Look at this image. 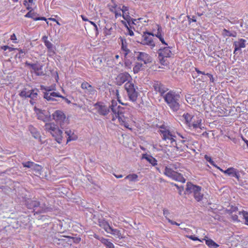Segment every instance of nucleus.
<instances>
[{
    "instance_id": "6ab92c4d",
    "label": "nucleus",
    "mask_w": 248,
    "mask_h": 248,
    "mask_svg": "<svg viewBox=\"0 0 248 248\" xmlns=\"http://www.w3.org/2000/svg\"><path fill=\"white\" fill-rule=\"evenodd\" d=\"M200 189V186L192 184L190 182H188L186 185V187L185 193L190 194L191 193H194L195 191L198 189Z\"/></svg>"
},
{
    "instance_id": "69168bd1",
    "label": "nucleus",
    "mask_w": 248,
    "mask_h": 248,
    "mask_svg": "<svg viewBox=\"0 0 248 248\" xmlns=\"http://www.w3.org/2000/svg\"><path fill=\"white\" fill-rule=\"evenodd\" d=\"M188 18L189 21L190 22L191 21H192V22H196V19L195 17H194V16H192V18H190L189 16H188Z\"/></svg>"
},
{
    "instance_id": "c03bdc74",
    "label": "nucleus",
    "mask_w": 248,
    "mask_h": 248,
    "mask_svg": "<svg viewBox=\"0 0 248 248\" xmlns=\"http://www.w3.org/2000/svg\"><path fill=\"white\" fill-rule=\"evenodd\" d=\"M17 50H18L19 51V53L16 54V56H15L16 58H18L19 59L23 58L26 53L25 51L23 49H21L20 48H17Z\"/></svg>"
},
{
    "instance_id": "dca6fc26",
    "label": "nucleus",
    "mask_w": 248,
    "mask_h": 248,
    "mask_svg": "<svg viewBox=\"0 0 248 248\" xmlns=\"http://www.w3.org/2000/svg\"><path fill=\"white\" fill-rule=\"evenodd\" d=\"M40 205L38 207L37 212L40 213H47L48 212H51L52 210V207L49 206L48 204H46L45 202H43V200L41 199Z\"/></svg>"
},
{
    "instance_id": "9d476101",
    "label": "nucleus",
    "mask_w": 248,
    "mask_h": 248,
    "mask_svg": "<svg viewBox=\"0 0 248 248\" xmlns=\"http://www.w3.org/2000/svg\"><path fill=\"white\" fill-rule=\"evenodd\" d=\"M97 112L101 115L106 116L110 112L109 106L105 105L101 102H97L94 105Z\"/></svg>"
},
{
    "instance_id": "0e129e2a",
    "label": "nucleus",
    "mask_w": 248,
    "mask_h": 248,
    "mask_svg": "<svg viewBox=\"0 0 248 248\" xmlns=\"http://www.w3.org/2000/svg\"><path fill=\"white\" fill-rule=\"evenodd\" d=\"M206 76H202L201 78H199V79L202 80L203 81H207L208 80L207 77H206Z\"/></svg>"
},
{
    "instance_id": "0eeeda50",
    "label": "nucleus",
    "mask_w": 248,
    "mask_h": 248,
    "mask_svg": "<svg viewBox=\"0 0 248 248\" xmlns=\"http://www.w3.org/2000/svg\"><path fill=\"white\" fill-rule=\"evenodd\" d=\"M154 36V34L152 32L148 31L143 32L140 43L141 44L150 46L152 47H154L155 46V43L153 41V36Z\"/></svg>"
},
{
    "instance_id": "79ce46f5",
    "label": "nucleus",
    "mask_w": 248,
    "mask_h": 248,
    "mask_svg": "<svg viewBox=\"0 0 248 248\" xmlns=\"http://www.w3.org/2000/svg\"><path fill=\"white\" fill-rule=\"evenodd\" d=\"M206 160L208 161L211 165H213L217 167L218 170H219L223 172L224 173V170L218 167H217L215 164L214 162L212 160L210 156H204Z\"/></svg>"
},
{
    "instance_id": "f257e3e1",
    "label": "nucleus",
    "mask_w": 248,
    "mask_h": 248,
    "mask_svg": "<svg viewBox=\"0 0 248 248\" xmlns=\"http://www.w3.org/2000/svg\"><path fill=\"white\" fill-rule=\"evenodd\" d=\"M165 102L173 112H177L180 108L181 96L173 91H170L163 96Z\"/></svg>"
},
{
    "instance_id": "a19ab883",
    "label": "nucleus",
    "mask_w": 248,
    "mask_h": 248,
    "mask_svg": "<svg viewBox=\"0 0 248 248\" xmlns=\"http://www.w3.org/2000/svg\"><path fill=\"white\" fill-rule=\"evenodd\" d=\"M183 116L187 124H189L192 121V120L193 118V117L188 113H184Z\"/></svg>"
},
{
    "instance_id": "f704fd0d",
    "label": "nucleus",
    "mask_w": 248,
    "mask_h": 248,
    "mask_svg": "<svg viewBox=\"0 0 248 248\" xmlns=\"http://www.w3.org/2000/svg\"><path fill=\"white\" fill-rule=\"evenodd\" d=\"M46 129L51 134V132H53L54 129H56L57 127H56L54 124L52 123L46 124L45 125Z\"/></svg>"
},
{
    "instance_id": "2eb2a0df",
    "label": "nucleus",
    "mask_w": 248,
    "mask_h": 248,
    "mask_svg": "<svg viewBox=\"0 0 248 248\" xmlns=\"http://www.w3.org/2000/svg\"><path fill=\"white\" fill-rule=\"evenodd\" d=\"M26 204L29 209L35 210L38 208L40 205V201H38L36 199H29L26 201Z\"/></svg>"
},
{
    "instance_id": "1a4fd4ad",
    "label": "nucleus",
    "mask_w": 248,
    "mask_h": 248,
    "mask_svg": "<svg viewBox=\"0 0 248 248\" xmlns=\"http://www.w3.org/2000/svg\"><path fill=\"white\" fill-rule=\"evenodd\" d=\"M81 88L84 90V93L90 97L97 93V91L94 87L86 81L81 83Z\"/></svg>"
},
{
    "instance_id": "72a5a7b5",
    "label": "nucleus",
    "mask_w": 248,
    "mask_h": 248,
    "mask_svg": "<svg viewBox=\"0 0 248 248\" xmlns=\"http://www.w3.org/2000/svg\"><path fill=\"white\" fill-rule=\"evenodd\" d=\"M160 31H161V28L160 27H158L157 29V33L155 35L156 37L158 38L159 40L161 42V43L163 44H164L165 45H168V44L165 42L163 37L162 36L161 33H160Z\"/></svg>"
},
{
    "instance_id": "4468645a",
    "label": "nucleus",
    "mask_w": 248,
    "mask_h": 248,
    "mask_svg": "<svg viewBox=\"0 0 248 248\" xmlns=\"http://www.w3.org/2000/svg\"><path fill=\"white\" fill-rule=\"evenodd\" d=\"M247 41L244 39H239L238 40L235 41L233 42V46H234V50L233 53L236 54V51L240 50L241 48L246 47V43Z\"/></svg>"
},
{
    "instance_id": "473e14b6",
    "label": "nucleus",
    "mask_w": 248,
    "mask_h": 248,
    "mask_svg": "<svg viewBox=\"0 0 248 248\" xmlns=\"http://www.w3.org/2000/svg\"><path fill=\"white\" fill-rule=\"evenodd\" d=\"M237 170L234 168L230 167L227 170H225L224 171V173L230 176L233 177V175L234 174L235 172Z\"/></svg>"
},
{
    "instance_id": "c9c22d12",
    "label": "nucleus",
    "mask_w": 248,
    "mask_h": 248,
    "mask_svg": "<svg viewBox=\"0 0 248 248\" xmlns=\"http://www.w3.org/2000/svg\"><path fill=\"white\" fill-rule=\"evenodd\" d=\"M201 120H198L197 122H192L191 123H189V126H192L194 128H201Z\"/></svg>"
},
{
    "instance_id": "7ed1b4c3",
    "label": "nucleus",
    "mask_w": 248,
    "mask_h": 248,
    "mask_svg": "<svg viewBox=\"0 0 248 248\" xmlns=\"http://www.w3.org/2000/svg\"><path fill=\"white\" fill-rule=\"evenodd\" d=\"M124 88L127 92L129 100L132 102H135L137 100L139 93L136 91L134 83L128 81L125 84Z\"/></svg>"
},
{
    "instance_id": "e2e57ef3",
    "label": "nucleus",
    "mask_w": 248,
    "mask_h": 248,
    "mask_svg": "<svg viewBox=\"0 0 248 248\" xmlns=\"http://www.w3.org/2000/svg\"><path fill=\"white\" fill-rule=\"evenodd\" d=\"M233 177L236 178L238 180L239 179L240 175L239 174L238 171L237 170L233 175Z\"/></svg>"
},
{
    "instance_id": "de8ad7c7",
    "label": "nucleus",
    "mask_w": 248,
    "mask_h": 248,
    "mask_svg": "<svg viewBox=\"0 0 248 248\" xmlns=\"http://www.w3.org/2000/svg\"><path fill=\"white\" fill-rule=\"evenodd\" d=\"M239 214H242L245 219L246 224L248 225V213L243 211L242 212H239Z\"/></svg>"
},
{
    "instance_id": "6e6552de",
    "label": "nucleus",
    "mask_w": 248,
    "mask_h": 248,
    "mask_svg": "<svg viewBox=\"0 0 248 248\" xmlns=\"http://www.w3.org/2000/svg\"><path fill=\"white\" fill-rule=\"evenodd\" d=\"M38 92V90L36 89L28 90L25 88L20 92L19 95L21 97H29L31 99H35L37 97Z\"/></svg>"
},
{
    "instance_id": "ddd939ff",
    "label": "nucleus",
    "mask_w": 248,
    "mask_h": 248,
    "mask_svg": "<svg viewBox=\"0 0 248 248\" xmlns=\"http://www.w3.org/2000/svg\"><path fill=\"white\" fill-rule=\"evenodd\" d=\"M121 10L123 12L122 16L123 18L126 20L129 25H130L131 24H135L134 21H135L136 20L135 19L132 18L129 15V13H128V8L125 6H123L122 8L121 9Z\"/></svg>"
},
{
    "instance_id": "a211bd4d",
    "label": "nucleus",
    "mask_w": 248,
    "mask_h": 248,
    "mask_svg": "<svg viewBox=\"0 0 248 248\" xmlns=\"http://www.w3.org/2000/svg\"><path fill=\"white\" fill-rule=\"evenodd\" d=\"M46 97L48 98L49 99L51 100L52 101H59V99L56 98H61L63 100H64L68 104H70L71 101L69 100L67 98L61 95L59 93H52V94H46Z\"/></svg>"
},
{
    "instance_id": "6e6d98bb",
    "label": "nucleus",
    "mask_w": 248,
    "mask_h": 248,
    "mask_svg": "<svg viewBox=\"0 0 248 248\" xmlns=\"http://www.w3.org/2000/svg\"><path fill=\"white\" fill-rule=\"evenodd\" d=\"M115 13V16L116 18L118 17L119 16H122L120 10H116L114 12Z\"/></svg>"
},
{
    "instance_id": "4be33fe9",
    "label": "nucleus",
    "mask_w": 248,
    "mask_h": 248,
    "mask_svg": "<svg viewBox=\"0 0 248 248\" xmlns=\"http://www.w3.org/2000/svg\"><path fill=\"white\" fill-rule=\"evenodd\" d=\"M98 224L100 227L104 229L107 232H109L111 228L108 222L104 219H99Z\"/></svg>"
},
{
    "instance_id": "774afa93",
    "label": "nucleus",
    "mask_w": 248,
    "mask_h": 248,
    "mask_svg": "<svg viewBox=\"0 0 248 248\" xmlns=\"http://www.w3.org/2000/svg\"><path fill=\"white\" fill-rule=\"evenodd\" d=\"M1 49L5 51L9 48V46H3L0 47Z\"/></svg>"
},
{
    "instance_id": "a878e982",
    "label": "nucleus",
    "mask_w": 248,
    "mask_h": 248,
    "mask_svg": "<svg viewBox=\"0 0 248 248\" xmlns=\"http://www.w3.org/2000/svg\"><path fill=\"white\" fill-rule=\"evenodd\" d=\"M43 65L41 64H36L33 70L34 72L35 73L36 75L37 76H43L44 75V73L43 72L41 71L40 72V71L42 70Z\"/></svg>"
},
{
    "instance_id": "bb28decb",
    "label": "nucleus",
    "mask_w": 248,
    "mask_h": 248,
    "mask_svg": "<svg viewBox=\"0 0 248 248\" xmlns=\"http://www.w3.org/2000/svg\"><path fill=\"white\" fill-rule=\"evenodd\" d=\"M108 233H111L119 238H122L120 231L117 229H113L111 227Z\"/></svg>"
},
{
    "instance_id": "f3484780",
    "label": "nucleus",
    "mask_w": 248,
    "mask_h": 248,
    "mask_svg": "<svg viewBox=\"0 0 248 248\" xmlns=\"http://www.w3.org/2000/svg\"><path fill=\"white\" fill-rule=\"evenodd\" d=\"M120 108L121 106H118L117 103L116 101H112L111 105L109 106V110H111L115 115V117L113 116L112 120H114L115 118L117 116V115L121 114V112H120L119 110V109Z\"/></svg>"
},
{
    "instance_id": "58836bf2",
    "label": "nucleus",
    "mask_w": 248,
    "mask_h": 248,
    "mask_svg": "<svg viewBox=\"0 0 248 248\" xmlns=\"http://www.w3.org/2000/svg\"><path fill=\"white\" fill-rule=\"evenodd\" d=\"M102 242L108 248H114V245L108 241V239L103 238Z\"/></svg>"
},
{
    "instance_id": "4d7b16f0",
    "label": "nucleus",
    "mask_w": 248,
    "mask_h": 248,
    "mask_svg": "<svg viewBox=\"0 0 248 248\" xmlns=\"http://www.w3.org/2000/svg\"><path fill=\"white\" fill-rule=\"evenodd\" d=\"M25 64L26 65L29 66L33 70L36 63H30L28 62H26Z\"/></svg>"
},
{
    "instance_id": "aec40b11",
    "label": "nucleus",
    "mask_w": 248,
    "mask_h": 248,
    "mask_svg": "<svg viewBox=\"0 0 248 248\" xmlns=\"http://www.w3.org/2000/svg\"><path fill=\"white\" fill-rule=\"evenodd\" d=\"M62 131L59 129L58 127L56 129H54L53 132H51L52 136L55 138V140L59 143H61L62 142Z\"/></svg>"
},
{
    "instance_id": "4c0bfd02",
    "label": "nucleus",
    "mask_w": 248,
    "mask_h": 248,
    "mask_svg": "<svg viewBox=\"0 0 248 248\" xmlns=\"http://www.w3.org/2000/svg\"><path fill=\"white\" fill-rule=\"evenodd\" d=\"M25 16L26 17L31 18L35 21V19L37 18V14L34 12H32V10H30L28 13H27Z\"/></svg>"
},
{
    "instance_id": "5701e85b",
    "label": "nucleus",
    "mask_w": 248,
    "mask_h": 248,
    "mask_svg": "<svg viewBox=\"0 0 248 248\" xmlns=\"http://www.w3.org/2000/svg\"><path fill=\"white\" fill-rule=\"evenodd\" d=\"M22 164L24 167L37 169L38 170L41 169V167L40 166L34 164L32 162L28 161L23 163Z\"/></svg>"
},
{
    "instance_id": "37998d69",
    "label": "nucleus",
    "mask_w": 248,
    "mask_h": 248,
    "mask_svg": "<svg viewBox=\"0 0 248 248\" xmlns=\"http://www.w3.org/2000/svg\"><path fill=\"white\" fill-rule=\"evenodd\" d=\"M138 175L133 173L126 176L125 179H128L130 181H136L137 180Z\"/></svg>"
},
{
    "instance_id": "c85d7f7f",
    "label": "nucleus",
    "mask_w": 248,
    "mask_h": 248,
    "mask_svg": "<svg viewBox=\"0 0 248 248\" xmlns=\"http://www.w3.org/2000/svg\"><path fill=\"white\" fill-rule=\"evenodd\" d=\"M141 159H145L153 166H155L157 164L156 160L153 156H142Z\"/></svg>"
},
{
    "instance_id": "a18cd8bd",
    "label": "nucleus",
    "mask_w": 248,
    "mask_h": 248,
    "mask_svg": "<svg viewBox=\"0 0 248 248\" xmlns=\"http://www.w3.org/2000/svg\"><path fill=\"white\" fill-rule=\"evenodd\" d=\"M45 45L49 51L54 52L53 45L51 42L49 41H46Z\"/></svg>"
},
{
    "instance_id": "bf43d9fd",
    "label": "nucleus",
    "mask_w": 248,
    "mask_h": 248,
    "mask_svg": "<svg viewBox=\"0 0 248 248\" xmlns=\"http://www.w3.org/2000/svg\"><path fill=\"white\" fill-rule=\"evenodd\" d=\"M10 39L12 41H13V42L14 43H16V36L15 35V34L13 33L11 36V37H10Z\"/></svg>"
},
{
    "instance_id": "338daca9",
    "label": "nucleus",
    "mask_w": 248,
    "mask_h": 248,
    "mask_svg": "<svg viewBox=\"0 0 248 248\" xmlns=\"http://www.w3.org/2000/svg\"><path fill=\"white\" fill-rule=\"evenodd\" d=\"M36 21L37 20H45L46 21V19L45 17H37V18H36Z\"/></svg>"
},
{
    "instance_id": "7c9ffc66",
    "label": "nucleus",
    "mask_w": 248,
    "mask_h": 248,
    "mask_svg": "<svg viewBox=\"0 0 248 248\" xmlns=\"http://www.w3.org/2000/svg\"><path fill=\"white\" fill-rule=\"evenodd\" d=\"M201 189L200 186V189H198L194 193V198L198 202L201 201L203 198V194L201 193Z\"/></svg>"
},
{
    "instance_id": "e433bc0d",
    "label": "nucleus",
    "mask_w": 248,
    "mask_h": 248,
    "mask_svg": "<svg viewBox=\"0 0 248 248\" xmlns=\"http://www.w3.org/2000/svg\"><path fill=\"white\" fill-rule=\"evenodd\" d=\"M52 90H53L52 89H50V87H48L45 89V91L46 92L44 93V98L46 99L47 101H53L52 100L49 99L48 98L46 97V94L48 93V94H50L51 93L52 94V93H57V92H53Z\"/></svg>"
},
{
    "instance_id": "20e7f679",
    "label": "nucleus",
    "mask_w": 248,
    "mask_h": 248,
    "mask_svg": "<svg viewBox=\"0 0 248 248\" xmlns=\"http://www.w3.org/2000/svg\"><path fill=\"white\" fill-rule=\"evenodd\" d=\"M132 57L134 60L143 62L144 64L151 63L153 60L149 54L144 52L134 51Z\"/></svg>"
},
{
    "instance_id": "603ef678",
    "label": "nucleus",
    "mask_w": 248,
    "mask_h": 248,
    "mask_svg": "<svg viewBox=\"0 0 248 248\" xmlns=\"http://www.w3.org/2000/svg\"><path fill=\"white\" fill-rule=\"evenodd\" d=\"M187 238L193 240V241H200L201 242H202V241L199 239L197 237H196L194 235H186V236Z\"/></svg>"
},
{
    "instance_id": "393cba45",
    "label": "nucleus",
    "mask_w": 248,
    "mask_h": 248,
    "mask_svg": "<svg viewBox=\"0 0 248 248\" xmlns=\"http://www.w3.org/2000/svg\"><path fill=\"white\" fill-rule=\"evenodd\" d=\"M29 130L31 133L32 136L35 139H39L40 137V133L37 131L36 129L32 126H29Z\"/></svg>"
},
{
    "instance_id": "680f3d73",
    "label": "nucleus",
    "mask_w": 248,
    "mask_h": 248,
    "mask_svg": "<svg viewBox=\"0 0 248 248\" xmlns=\"http://www.w3.org/2000/svg\"><path fill=\"white\" fill-rule=\"evenodd\" d=\"M232 219L234 221H238V216L237 215L232 214L231 216Z\"/></svg>"
},
{
    "instance_id": "3c124183",
    "label": "nucleus",
    "mask_w": 248,
    "mask_h": 248,
    "mask_svg": "<svg viewBox=\"0 0 248 248\" xmlns=\"http://www.w3.org/2000/svg\"><path fill=\"white\" fill-rule=\"evenodd\" d=\"M115 118H118L120 122H125V117H124L123 114H122V115L120 114L119 115H117L115 119Z\"/></svg>"
},
{
    "instance_id": "9b49d317",
    "label": "nucleus",
    "mask_w": 248,
    "mask_h": 248,
    "mask_svg": "<svg viewBox=\"0 0 248 248\" xmlns=\"http://www.w3.org/2000/svg\"><path fill=\"white\" fill-rule=\"evenodd\" d=\"M119 39L120 40L121 42V49L124 56L126 57V56H128L130 54H131V55H132L133 54V53H132L131 51V50L128 48L127 43L126 39L122 37H120Z\"/></svg>"
},
{
    "instance_id": "13d9d810",
    "label": "nucleus",
    "mask_w": 248,
    "mask_h": 248,
    "mask_svg": "<svg viewBox=\"0 0 248 248\" xmlns=\"http://www.w3.org/2000/svg\"><path fill=\"white\" fill-rule=\"evenodd\" d=\"M168 220V222H170L171 224L172 225H177V226H179L180 225V224L177 223L175 221H174L169 218H167Z\"/></svg>"
},
{
    "instance_id": "f8f14e48",
    "label": "nucleus",
    "mask_w": 248,
    "mask_h": 248,
    "mask_svg": "<svg viewBox=\"0 0 248 248\" xmlns=\"http://www.w3.org/2000/svg\"><path fill=\"white\" fill-rule=\"evenodd\" d=\"M131 78L130 75L127 72H124L119 74L116 78V84L122 85L125 82L128 81Z\"/></svg>"
},
{
    "instance_id": "ea45409f",
    "label": "nucleus",
    "mask_w": 248,
    "mask_h": 248,
    "mask_svg": "<svg viewBox=\"0 0 248 248\" xmlns=\"http://www.w3.org/2000/svg\"><path fill=\"white\" fill-rule=\"evenodd\" d=\"M65 237L69 239L68 243H70L71 244L72 242H74L75 243H78L81 240V239L80 237H71V236H65Z\"/></svg>"
},
{
    "instance_id": "2f4dec72",
    "label": "nucleus",
    "mask_w": 248,
    "mask_h": 248,
    "mask_svg": "<svg viewBox=\"0 0 248 248\" xmlns=\"http://www.w3.org/2000/svg\"><path fill=\"white\" fill-rule=\"evenodd\" d=\"M222 34L224 37L225 36H232L235 37L236 35V33L235 31H230L226 29H224L222 32Z\"/></svg>"
},
{
    "instance_id": "423d86ee",
    "label": "nucleus",
    "mask_w": 248,
    "mask_h": 248,
    "mask_svg": "<svg viewBox=\"0 0 248 248\" xmlns=\"http://www.w3.org/2000/svg\"><path fill=\"white\" fill-rule=\"evenodd\" d=\"M160 132L162 135V137L163 140H169L173 146H175L177 144L176 141L175 140L176 136L173 132L166 129L160 130Z\"/></svg>"
},
{
    "instance_id": "b1692460",
    "label": "nucleus",
    "mask_w": 248,
    "mask_h": 248,
    "mask_svg": "<svg viewBox=\"0 0 248 248\" xmlns=\"http://www.w3.org/2000/svg\"><path fill=\"white\" fill-rule=\"evenodd\" d=\"M145 65L140 62H136L133 69L134 73L137 74L140 70L144 69L145 68Z\"/></svg>"
},
{
    "instance_id": "c756f323",
    "label": "nucleus",
    "mask_w": 248,
    "mask_h": 248,
    "mask_svg": "<svg viewBox=\"0 0 248 248\" xmlns=\"http://www.w3.org/2000/svg\"><path fill=\"white\" fill-rule=\"evenodd\" d=\"M132 56L131 54H130L128 56H126V57H124V62L125 66L127 69H131V65L132 63V61L128 58L129 57Z\"/></svg>"
},
{
    "instance_id": "412c9836",
    "label": "nucleus",
    "mask_w": 248,
    "mask_h": 248,
    "mask_svg": "<svg viewBox=\"0 0 248 248\" xmlns=\"http://www.w3.org/2000/svg\"><path fill=\"white\" fill-rule=\"evenodd\" d=\"M53 119L57 121H63L65 118V116L62 111L56 110L52 114Z\"/></svg>"
},
{
    "instance_id": "09e8293b",
    "label": "nucleus",
    "mask_w": 248,
    "mask_h": 248,
    "mask_svg": "<svg viewBox=\"0 0 248 248\" xmlns=\"http://www.w3.org/2000/svg\"><path fill=\"white\" fill-rule=\"evenodd\" d=\"M168 90V89L165 87V86L162 84L161 87H160V91H159L158 92L161 93V96L163 97L165 94V93Z\"/></svg>"
},
{
    "instance_id": "f03ea898",
    "label": "nucleus",
    "mask_w": 248,
    "mask_h": 248,
    "mask_svg": "<svg viewBox=\"0 0 248 248\" xmlns=\"http://www.w3.org/2000/svg\"><path fill=\"white\" fill-rule=\"evenodd\" d=\"M170 166L172 167V168L166 167L164 172V174L167 176L172 178L175 181L185 183L186 179L184 178L183 175L181 173H178L173 170V169L177 170V169L178 168V164H174L170 165Z\"/></svg>"
},
{
    "instance_id": "39448f33",
    "label": "nucleus",
    "mask_w": 248,
    "mask_h": 248,
    "mask_svg": "<svg viewBox=\"0 0 248 248\" xmlns=\"http://www.w3.org/2000/svg\"><path fill=\"white\" fill-rule=\"evenodd\" d=\"M170 49V47L166 46L163 48H160L158 50V58L162 65L166 64V58L171 57L172 53Z\"/></svg>"
},
{
    "instance_id": "8fccbe9b",
    "label": "nucleus",
    "mask_w": 248,
    "mask_h": 248,
    "mask_svg": "<svg viewBox=\"0 0 248 248\" xmlns=\"http://www.w3.org/2000/svg\"><path fill=\"white\" fill-rule=\"evenodd\" d=\"M77 138L78 137L76 135L74 134V133L71 134L69 137L67 138V142H68L71 140H77Z\"/></svg>"
},
{
    "instance_id": "49530a36",
    "label": "nucleus",
    "mask_w": 248,
    "mask_h": 248,
    "mask_svg": "<svg viewBox=\"0 0 248 248\" xmlns=\"http://www.w3.org/2000/svg\"><path fill=\"white\" fill-rule=\"evenodd\" d=\"M161 85L162 84L160 82L158 81H155L153 85V87L155 90L156 92L160 91V87H161Z\"/></svg>"
},
{
    "instance_id": "864d4df0",
    "label": "nucleus",
    "mask_w": 248,
    "mask_h": 248,
    "mask_svg": "<svg viewBox=\"0 0 248 248\" xmlns=\"http://www.w3.org/2000/svg\"><path fill=\"white\" fill-rule=\"evenodd\" d=\"M74 133L70 129H67L65 131V134L66 135L67 137H69L71 134H73Z\"/></svg>"
},
{
    "instance_id": "052dcab7",
    "label": "nucleus",
    "mask_w": 248,
    "mask_h": 248,
    "mask_svg": "<svg viewBox=\"0 0 248 248\" xmlns=\"http://www.w3.org/2000/svg\"><path fill=\"white\" fill-rule=\"evenodd\" d=\"M206 75H207V77L209 78L210 81L211 82H214V78L213 77V76L209 73H206Z\"/></svg>"
},
{
    "instance_id": "cd10ccee",
    "label": "nucleus",
    "mask_w": 248,
    "mask_h": 248,
    "mask_svg": "<svg viewBox=\"0 0 248 248\" xmlns=\"http://www.w3.org/2000/svg\"><path fill=\"white\" fill-rule=\"evenodd\" d=\"M206 244L210 248H216L219 245L211 239H204Z\"/></svg>"
},
{
    "instance_id": "5fc2aeb1",
    "label": "nucleus",
    "mask_w": 248,
    "mask_h": 248,
    "mask_svg": "<svg viewBox=\"0 0 248 248\" xmlns=\"http://www.w3.org/2000/svg\"><path fill=\"white\" fill-rule=\"evenodd\" d=\"M27 2H28L27 0H25L24 1V3H23V4H24L25 6H27V10H30H30H32V8H31V6H30V5H29V4H28V5H27Z\"/></svg>"
}]
</instances>
